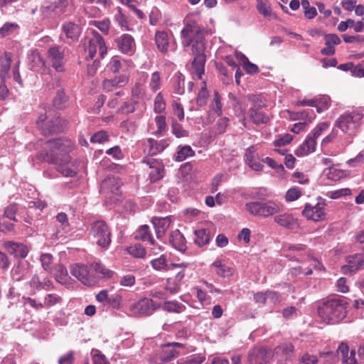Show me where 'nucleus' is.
Wrapping results in <instances>:
<instances>
[{
	"mask_svg": "<svg viewBox=\"0 0 364 364\" xmlns=\"http://www.w3.org/2000/svg\"><path fill=\"white\" fill-rule=\"evenodd\" d=\"M222 107L223 105L220 102V97L218 92H215L212 109L218 116H220L223 113Z\"/></svg>",
	"mask_w": 364,
	"mask_h": 364,
	"instance_id": "63",
	"label": "nucleus"
},
{
	"mask_svg": "<svg viewBox=\"0 0 364 364\" xmlns=\"http://www.w3.org/2000/svg\"><path fill=\"white\" fill-rule=\"evenodd\" d=\"M118 49L124 54L131 55L135 51V41L134 38L129 34H122L116 40Z\"/></svg>",
	"mask_w": 364,
	"mask_h": 364,
	"instance_id": "18",
	"label": "nucleus"
},
{
	"mask_svg": "<svg viewBox=\"0 0 364 364\" xmlns=\"http://www.w3.org/2000/svg\"><path fill=\"white\" fill-rule=\"evenodd\" d=\"M49 63L57 72L64 71V48L59 46L50 47L47 51Z\"/></svg>",
	"mask_w": 364,
	"mask_h": 364,
	"instance_id": "12",
	"label": "nucleus"
},
{
	"mask_svg": "<svg viewBox=\"0 0 364 364\" xmlns=\"http://www.w3.org/2000/svg\"><path fill=\"white\" fill-rule=\"evenodd\" d=\"M245 161L247 164L254 171H259L263 168V165L259 160L258 156L255 152L254 146L249 147L245 153Z\"/></svg>",
	"mask_w": 364,
	"mask_h": 364,
	"instance_id": "25",
	"label": "nucleus"
},
{
	"mask_svg": "<svg viewBox=\"0 0 364 364\" xmlns=\"http://www.w3.org/2000/svg\"><path fill=\"white\" fill-rule=\"evenodd\" d=\"M149 87L153 92H156L161 87V76L159 72H154L149 80Z\"/></svg>",
	"mask_w": 364,
	"mask_h": 364,
	"instance_id": "51",
	"label": "nucleus"
},
{
	"mask_svg": "<svg viewBox=\"0 0 364 364\" xmlns=\"http://www.w3.org/2000/svg\"><path fill=\"white\" fill-rule=\"evenodd\" d=\"M271 357L270 350L263 347H255L249 351L247 360L250 364H269Z\"/></svg>",
	"mask_w": 364,
	"mask_h": 364,
	"instance_id": "14",
	"label": "nucleus"
},
{
	"mask_svg": "<svg viewBox=\"0 0 364 364\" xmlns=\"http://www.w3.org/2000/svg\"><path fill=\"white\" fill-rule=\"evenodd\" d=\"M161 304L154 302L149 298H143L136 303L134 304L131 310L137 316H149L152 314L156 309L160 307Z\"/></svg>",
	"mask_w": 364,
	"mask_h": 364,
	"instance_id": "13",
	"label": "nucleus"
},
{
	"mask_svg": "<svg viewBox=\"0 0 364 364\" xmlns=\"http://www.w3.org/2000/svg\"><path fill=\"white\" fill-rule=\"evenodd\" d=\"M364 162V154L360 152L355 157L347 161L346 164L350 168H356L360 166Z\"/></svg>",
	"mask_w": 364,
	"mask_h": 364,
	"instance_id": "60",
	"label": "nucleus"
},
{
	"mask_svg": "<svg viewBox=\"0 0 364 364\" xmlns=\"http://www.w3.org/2000/svg\"><path fill=\"white\" fill-rule=\"evenodd\" d=\"M62 31L66 38L72 42L77 41L81 33L80 26L72 21L64 22L62 25Z\"/></svg>",
	"mask_w": 364,
	"mask_h": 364,
	"instance_id": "23",
	"label": "nucleus"
},
{
	"mask_svg": "<svg viewBox=\"0 0 364 364\" xmlns=\"http://www.w3.org/2000/svg\"><path fill=\"white\" fill-rule=\"evenodd\" d=\"M3 246L11 255L16 257L24 258L28 253V247L23 243L7 241Z\"/></svg>",
	"mask_w": 364,
	"mask_h": 364,
	"instance_id": "21",
	"label": "nucleus"
},
{
	"mask_svg": "<svg viewBox=\"0 0 364 364\" xmlns=\"http://www.w3.org/2000/svg\"><path fill=\"white\" fill-rule=\"evenodd\" d=\"M172 132L177 138L187 137L189 135L188 132L174 120L172 122Z\"/></svg>",
	"mask_w": 364,
	"mask_h": 364,
	"instance_id": "52",
	"label": "nucleus"
},
{
	"mask_svg": "<svg viewBox=\"0 0 364 364\" xmlns=\"http://www.w3.org/2000/svg\"><path fill=\"white\" fill-rule=\"evenodd\" d=\"M196 238L194 241L196 245L201 247L207 245L210 240V232L207 229H198L194 231Z\"/></svg>",
	"mask_w": 364,
	"mask_h": 364,
	"instance_id": "36",
	"label": "nucleus"
},
{
	"mask_svg": "<svg viewBox=\"0 0 364 364\" xmlns=\"http://www.w3.org/2000/svg\"><path fill=\"white\" fill-rule=\"evenodd\" d=\"M122 67V60L119 56L115 55L112 57L107 65V68L112 73H116L119 72Z\"/></svg>",
	"mask_w": 364,
	"mask_h": 364,
	"instance_id": "57",
	"label": "nucleus"
},
{
	"mask_svg": "<svg viewBox=\"0 0 364 364\" xmlns=\"http://www.w3.org/2000/svg\"><path fill=\"white\" fill-rule=\"evenodd\" d=\"M247 99L250 103L247 116L251 121L257 125L267 123L269 117L264 110L266 107V100L259 95H250Z\"/></svg>",
	"mask_w": 364,
	"mask_h": 364,
	"instance_id": "5",
	"label": "nucleus"
},
{
	"mask_svg": "<svg viewBox=\"0 0 364 364\" xmlns=\"http://www.w3.org/2000/svg\"><path fill=\"white\" fill-rule=\"evenodd\" d=\"M163 309L175 313H181L185 309V306L176 301H166L163 305Z\"/></svg>",
	"mask_w": 364,
	"mask_h": 364,
	"instance_id": "47",
	"label": "nucleus"
},
{
	"mask_svg": "<svg viewBox=\"0 0 364 364\" xmlns=\"http://www.w3.org/2000/svg\"><path fill=\"white\" fill-rule=\"evenodd\" d=\"M213 265L217 268V274L223 277L231 276L235 272L232 267L223 264L222 262L219 260L213 262Z\"/></svg>",
	"mask_w": 364,
	"mask_h": 364,
	"instance_id": "39",
	"label": "nucleus"
},
{
	"mask_svg": "<svg viewBox=\"0 0 364 364\" xmlns=\"http://www.w3.org/2000/svg\"><path fill=\"white\" fill-rule=\"evenodd\" d=\"M302 213L308 220H323L326 216L325 204L323 203H318L315 205L306 204Z\"/></svg>",
	"mask_w": 364,
	"mask_h": 364,
	"instance_id": "15",
	"label": "nucleus"
},
{
	"mask_svg": "<svg viewBox=\"0 0 364 364\" xmlns=\"http://www.w3.org/2000/svg\"><path fill=\"white\" fill-rule=\"evenodd\" d=\"M128 82V78L125 75L117 76L113 79H106L102 82L105 90L112 92L114 89L124 86Z\"/></svg>",
	"mask_w": 364,
	"mask_h": 364,
	"instance_id": "27",
	"label": "nucleus"
},
{
	"mask_svg": "<svg viewBox=\"0 0 364 364\" xmlns=\"http://www.w3.org/2000/svg\"><path fill=\"white\" fill-rule=\"evenodd\" d=\"M48 9L55 14H61L68 6L67 0H48Z\"/></svg>",
	"mask_w": 364,
	"mask_h": 364,
	"instance_id": "38",
	"label": "nucleus"
},
{
	"mask_svg": "<svg viewBox=\"0 0 364 364\" xmlns=\"http://www.w3.org/2000/svg\"><path fill=\"white\" fill-rule=\"evenodd\" d=\"M87 46L86 50L88 53L86 58L94 59L98 53L99 58H103L107 54V47L102 36L97 31H92L91 36H87Z\"/></svg>",
	"mask_w": 364,
	"mask_h": 364,
	"instance_id": "7",
	"label": "nucleus"
},
{
	"mask_svg": "<svg viewBox=\"0 0 364 364\" xmlns=\"http://www.w3.org/2000/svg\"><path fill=\"white\" fill-rule=\"evenodd\" d=\"M23 300L25 305H28L35 310L38 311L44 308L43 302L38 301L36 299L28 296H23Z\"/></svg>",
	"mask_w": 364,
	"mask_h": 364,
	"instance_id": "56",
	"label": "nucleus"
},
{
	"mask_svg": "<svg viewBox=\"0 0 364 364\" xmlns=\"http://www.w3.org/2000/svg\"><path fill=\"white\" fill-rule=\"evenodd\" d=\"M90 269L93 273L96 274V280L99 277H110L112 275V272L100 263L96 262L90 265Z\"/></svg>",
	"mask_w": 364,
	"mask_h": 364,
	"instance_id": "40",
	"label": "nucleus"
},
{
	"mask_svg": "<svg viewBox=\"0 0 364 364\" xmlns=\"http://www.w3.org/2000/svg\"><path fill=\"white\" fill-rule=\"evenodd\" d=\"M109 136L105 131L95 133L90 138L92 143H102L108 140Z\"/></svg>",
	"mask_w": 364,
	"mask_h": 364,
	"instance_id": "64",
	"label": "nucleus"
},
{
	"mask_svg": "<svg viewBox=\"0 0 364 364\" xmlns=\"http://www.w3.org/2000/svg\"><path fill=\"white\" fill-rule=\"evenodd\" d=\"M184 348V345L181 343L173 342L166 343L161 351L160 358L163 361H170L180 355L181 352L178 349Z\"/></svg>",
	"mask_w": 364,
	"mask_h": 364,
	"instance_id": "16",
	"label": "nucleus"
},
{
	"mask_svg": "<svg viewBox=\"0 0 364 364\" xmlns=\"http://www.w3.org/2000/svg\"><path fill=\"white\" fill-rule=\"evenodd\" d=\"M169 241L176 250L183 251L186 248L185 238L178 230L171 233Z\"/></svg>",
	"mask_w": 364,
	"mask_h": 364,
	"instance_id": "35",
	"label": "nucleus"
},
{
	"mask_svg": "<svg viewBox=\"0 0 364 364\" xmlns=\"http://www.w3.org/2000/svg\"><path fill=\"white\" fill-rule=\"evenodd\" d=\"M136 105H137V102L135 100L125 102L119 108V112L120 113H123V114H126L132 113L135 111Z\"/></svg>",
	"mask_w": 364,
	"mask_h": 364,
	"instance_id": "58",
	"label": "nucleus"
},
{
	"mask_svg": "<svg viewBox=\"0 0 364 364\" xmlns=\"http://www.w3.org/2000/svg\"><path fill=\"white\" fill-rule=\"evenodd\" d=\"M182 41L181 43L184 48L191 46V54L194 55V59L191 63L190 68L191 73L193 77L202 80L205 72V63L206 56L205 55V41L202 32L194 31L188 28H184L181 31Z\"/></svg>",
	"mask_w": 364,
	"mask_h": 364,
	"instance_id": "2",
	"label": "nucleus"
},
{
	"mask_svg": "<svg viewBox=\"0 0 364 364\" xmlns=\"http://www.w3.org/2000/svg\"><path fill=\"white\" fill-rule=\"evenodd\" d=\"M129 253L137 258H142L146 255V250L141 244H135L128 247Z\"/></svg>",
	"mask_w": 364,
	"mask_h": 364,
	"instance_id": "48",
	"label": "nucleus"
},
{
	"mask_svg": "<svg viewBox=\"0 0 364 364\" xmlns=\"http://www.w3.org/2000/svg\"><path fill=\"white\" fill-rule=\"evenodd\" d=\"M326 47L321 50V53L323 55H333L335 52V46L340 44L341 41L340 38L333 33L326 34L324 36Z\"/></svg>",
	"mask_w": 364,
	"mask_h": 364,
	"instance_id": "24",
	"label": "nucleus"
},
{
	"mask_svg": "<svg viewBox=\"0 0 364 364\" xmlns=\"http://www.w3.org/2000/svg\"><path fill=\"white\" fill-rule=\"evenodd\" d=\"M36 123L44 135L61 132L66 127V122L56 114H53L52 110L41 114Z\"/></svg>",
	"mask_w": 364,
	"mask_h": 364,
	"instance_id": "4",
	"label": "nucleus"
},
{
	"mask_svg": "<svg viewBox=\"0 0 364 364\" xmlns=\"http://www.w3.org/2000/svg\"><path fill=\"white\" fill-rule=\"evenodd\" d=\"M57 272L54 273L55 279L59 283H64L66 281V277L68 275L67 269L62 265H58L55 268Z\"/></svg>",
	"mask_w": 364,
	"mask_h": 364,
	"instance_id": "61",
	"label": "nucleus"
},
{
	"mask_svg": "<svg viewBox=\"0 0 364 364\" xmlns=\"http://www.w3.org/2000/svg\"><path fill=\"white\" fill-rule=\"evenodd\" d=\"M62 302V298L57 294H48L43 299V307L50 308Z\"/></svg>",
	"mask_w": 364,
	"mask_h": 364,
	"instance_id": "43",
	"label": "nucleus"
},
{
	"mask_svg": "<svg viewBox=\"0 0 364 364\" xmlns=\"http://www.w3.org/2000/svg\"><path fill=\"white\" fill-rule=\"evenodd\" d=\"M114 20L122 30L130 31L127 18L119 7L117 8V11L114 15Z\"/></svg>",
	"mask_w": 364,
	"mask_h": 364,
	"instance_id": "45",
	"label": "nucleus"
},
{
	"mask_svg": "<svg viewBox=\"0 0 364 364\" xmlns=\"http://www.w3.org/2000/svg\"><path fill=\"white\" fill-rule=\"evenodd\" d=\"M121 181L119 178L108 176L102 181L100 191L109 203L119 200Z\"/></svg>",
	"mask_w": 364,
	"mask_h": 364,
	"instance_id": "10",
	"label": "nucleus"
},
{
	"mask_svg": "<svg viewBox=\"0 0 364 364\" xmlns=\"http://www.w3.org/2000/svg\"><path fill=\"white\" fill-rule=\"evenodd\" d=\"M166 102L161 92H159L154 99V111L156 113H161L166 109Z\"/></svg>",
	"mask_w": 364,
	"mask_h": 364,
	"instance_id": "50",
	"label": "nucleus"
},
{
	"mask_svg": "<svg viewBox=\"0 0 364 364\" xmlns=\"http://www.w3.org/2000/svg\"><path fill=\"white\" fill-rule=\"evenodd\" d=\"M134 238L143 241H148L151 245L154 244V240L149 232V227L146 225H141L134 234Z\"/></svg>",
	"mask_w": 364,
	"mask_h": 364,
	"instance_id": "37",
	"label": "nucleus"
},
{
	"mask_svg": "<svg viewBox=\"0 0 364 364\" xmlns=\"http://www.w3.org/2000/svg\"><path fill=\"white\" fill-rule=\"evenodd\" d=\"M338 353L341 354L343 362L346 364H358L355 358V350H349L348 346L345 343L339 345Z\"/></svg>",
	"mask_w": 364,
	"mask_h": 364,
	"instance_id": "30",
	"label": "nucleus"
},
{
	"mask_svg": "<svg viewBox=\"0 0 364 364\" xmlns=\"http://www.w3.org/2000/svg\"><path fill=\"white\" fill-rule=\"evenodd\" d=\"M152 223L157 237L161 238L165 235L170 227L171 223V217H154L152 218Z\"/></svg>",
	"mask_w": 364,
	"mask_h": 364,
	"instance_id": "22",
	"label": "nucleus"
},
{
	"mask_svg": "<svg viewBox=\"0 0 364 364\" xmlns=\"http://www.w3.org/2000/svg\"><path fill=\"white\" fill-rule=\"evenodd\" d=\"M72 276L87 286H92L96 283V274L92 272L90 266L75 264L70 268Z\"/></svg>",
	"mask_w": 364,
	"mask_h": 364,
	"instance_id": "11",
	"label": "nucleus"
},
{
	"mask_svg": "<svg viewBox=\"0 0 364 364\" xmlns=\"http://www.w3.org/2000/svg\"><path fill=\"white\" fill-rule=\"evenodd\" d=\"M90 235L96 244L102 248L107 247L111 242V231L104 221L93 223L91 225Z\"/></svg>",
	"mask_w": 364,
	"mask_h": 364,
	"instance_id": "8",
	"label": "nucleus"
},
{
	"mask_svg": "<svg viewBox=\"0 0 364 364\" xmlns=\"http://www.w3.org/2000/svg\"><path fill=\"white\" fill-rule=\"evenodd\" d=\"M257 9L264 17L269 16L272 14V8L267 0H257Z\"/></svg>",
	"mask_w": 364,
	"mask_h": 364,
	"instance_id": "46",
	"label": "nucleus"
},
{
	"mask_svg": "<svg viewBox=\"0 0 364 364\" xmlns=\"http://www.w3.org/2000/svg\"><path fill=\"white\" fill-rule=\"evenodd\" d=\"M246 210L252 215L268 218L281 211V206L274 201H252L245 204Z\"/></svg>",
	"mask_w": 364,
	"mask_h": 364,
	"instance_id": "6",
	"label": "nucleus"
},
{
	"mask_svg": "<svg viewBox=\"0 0 364 364\" xmlns=\"http://www.w3.org/2000/svg\"><path fill=\"white\" fill-rule=\"evenodd\" d=\"M67 101V97L63 90H59L56 95L55 96L53 99V105L57 109H61L63 107L64 104Z\"/></svg>",
	"mask_w": 364,
	"mask_h": 364,
	"instance_id": "54",
	"label": "nucleus"
},
{
	"mask_svg": "<svg viewBox=\"0 0 364 364\" xmlns=\"http://www.w3.org/2000/svg\"><path fill=\"white\" fill-rule=\"evenodd\" d=\"M346 265L342 267L343 273H355V272L364 269V259L361 255L355 254L349 255L346 257Z\"/></svg>",
	"mask_w": 364,
	"mask_h": 364,
	"instance_id": "17",
	"label": "nucleus"
},
{
	"mask_svg": "<svg viewBox=\"0 0 364 364\" xmlns=\"http://www.w3.org/2000/svg\"><path fill=\"white\" fill-rule=\"evenodd\" d=\"M294 349V346L291 343H282L275 348L274 355L281 359H287L293 355Z\"/></svg>",
	"mask_w": 364,
	"mask_h": 364,
	"instance_id": "34",
	"label": "nucleus"
},
{
	"mask_svg": "<svg viewBox=\"0 0 364 364\" xmlns=\"http://www.w3.org/2000/svg\"><path fill=\"white\" fill-rule=\"evenodd\" d=\"M151 264L152 267L156 270L170 271V264H168L166 257L164 255H161L159 258L152 259L151 261Z\"/></svg>",
	"mask_w": 364,
	"mask_h": 364,
	"instance_id": "41",
	"label": "nucleus"
},
{
	"mask_svg": "<svg viewBox=\"0 0 364 364\" xmlns=\"http://www.w3.org/2000/svg\"><path fill=\"white\" fill-rule=\"evenodd\" d=\"M151 171L149 177L151 182H156L164 177V168L163 165L157 161H148Z\"/></svg>",
	"mask_w": 364,
	"mask_h": 364,
	"instance_id": "31",
	"label": "nucleus"
},
{
	"mask_svg": "<svg viewBox=\"0 0 364 364\" xmlns=\"http://www.w3.org/2000/svg\"><path fill=\"white\" fill-rule=\"evenodd\" d=\"M122 300V296L118 294L109 295L107 304L114 309H119L121 307Z\"/></svg>",
	"mask_w": 364,
	"mask_h": 364,
	"instance_id": "55",
	"label": "nucleus"
},
{
	"mask_svg": "<svg viewBox=\"0 0 364 364\" xmlns=\"http://www.w3.org/2000/svg\"><path fill=\"white\" fill-rule=\"evenodd\" d=\"M194 154V151L190 146H183L182 147L178 148L175 159L177 161H183L186 160L188 157L193 156Z\"/></svg>",
	"mask_w": 364,
	"mask_h": 364,
	"instance_id": "42",
	"label": "nucleus"
},
{
	"mask_svg": "<svg viewBox=\"0 0 364 364\" xmlns=\"http://www.w3.org/2000/svg\"><path fill=\"white\" fill-rule=\"evenodd\" d=\"M316 108L318 113L326 110L330 106V98L328 96H323L316 99Z\"/></svg>",
	"mask_w": 364,
	"mask_h": 364,
	"instance_id": "53",
	"label": "nucleus"
},
{
	"mask_svg": "<svg viewBox=\"0 0 364 364\" xmlns=\"http://www.w3.org/2000/svg\"><path fill=\"white\" fill-rule=\"evenodd\" d=\"M144 151L148 154L154 156L162 152L168 146V141L166 139L159 141L149 138L144 141Z\"/></svg>",
	"mask_w": 364,
	"mask_h": 364,
	"instance_id": "20",
	"label": "nucleus"
},
{
	"mask_svg": "<svg viewBox=\"0 0 364 364\" xmlns=\"http://www.w3.org/2000/svg\"><path fill=\"white\" fill-rule=\"evenodd\" d=\"M73 141L68 139H56L45 143L40 153V158L53 164L56 170L63 176L73 177L78 172L75 161H71L68 152L73 149Z\"/></svg>",
	"mask_w": 364,
	"mask_h": 364,
	"instance_id": "1",
	"label": "nucleus"
},
{
	"mask_svg": "<svg viewBox=\"0 0 364 364\" xmlns=\"http://www.w3.org/2000/svg\"><path fill=\"white\" fill-rule=\"evenodd\" d=\"M208 92L205 86L202 87L200 90L199 91L197 99H196V103L199 107L204 106L208 100Z\"/></svg>",
	"mask_w": 364,
	"mask_h": 364,
	"instance_id": "62",
	"label": "nucleus"
},
{
	"mask_svg": "<svg viewBox=\"0 0 364 364\" xmlns=\"http://www.w3.org/2000/svg\"><path fill=\"white\" fill-rule=\"evenodd\" d=\"M316 141L309 135L306 140L301 144V146L295 151V154L298 156H303L308 155L310 153L315 151Z\"/></svg>",
	"mask_w": 364,
	"mask_h": 364,
	"instance_id": "29",
	"label": "nucleus"
},
{
	"mask_svg": "<svg viewBox=\"0 0 364 364\" xmlns=\"http://www.w3.org/2000/svg\"><path fill=\"white\" fill-rule=\"evenodd\" d=\"M348 304L343 299H328L318 307V314L327 324H335L341 321L347 315Z\"/></svg>",
	"mask_w": 364,
	"mask_h": 364,
	"instance_id": "3",
	"label": "nucleus"
},
{
	"mask_svg": "<svg viewBox=\"0 0 364 364\" xmlns=\"http://www.w3.org/2000/svg\"><path fill=\"white\" fill-rule=\"evenodd\" d=\"M55 218L59 225L56 227V231L53 235L56 239H65L70 230L68 215L66 213L61 212Z\"/></svg>",
	"mask_w": 364,
	"mask_h": 364,
	"instance_id": "19",
	"label": "nucleus"
},
{
	"mask_svg": "<svg viewBox=\"0 0 364 364\" xmlns=\"http://www.w3.org/2000/svg\"><path fill=\"white\" fill-rule=\"evenodd\" d=\"M329 126L328 122H321L311 131L309 136L316 141V139L321 134L322 132L326 130Z\"/></svg>",
	"mask_w": 364,
	"mask_h": 364,
	"instance_id": "59",
	"label": "nucleus"
},
{
	"mask_svg": "<svg viewBox=\"0 0 364 364\" xmlns=\"http://www.w3.org/2000/svg\"><path fill=\"white\" fill-rule=\"evenodd\" d=\"M155 42L158 49L162 53H166L169 45V37L166 32L156 31L155 33Z\"/></svg>",
	"mask_w": 364,
	"mask_h": 364,
	"instance_id": "32",
	"label": "nucleus"
},
{
	"mask_svg": "<svg viewBox=\"0 0 364 364\" xmlns=\"http://www.w3.org/2000/svg\"><path fill=\"white\" fill-rule=\"evenodd\" d=\"M274 220L279 225L289 230H294L298 227L297 220L289 213L277 215L274 218Z\"/></svg>",
	"mask_w": 364,
	"mask_h": 364,
	"instance_id": "26",
	"label": "nucleus"
},
{
	"mask_svg": "<svg viewBox=\"0 0 364 364\" xmlns=\"http://www.w3.org/2000/svg\"><path fill=\"white\" fill-rule=\"evenodd\" d=\"M154 122L157 129L153 132V134H160L166 130V122L165 116L157 115L154 119Z\"/></svg>",
	"mask_w": 364,
	"mask_h": 364,
	"instance_id": "49",
	"label": "nucleus"
},
{
	"mask_svg": "<svg viewBox=\"0 0 364 364\" xmlns=\"http://www.w3.org/2000/svg\"><path fill=\"white\" fill-rule=\"evenodd\" d=\"M11 62V59L9 53H6L4 56L0 57V77H3L8 73Z\"/></svg>",
	"mask_w": 364,
	"mask_h": 364,
	"instance_id": "44",
	"label": "nucleus"
},
{
	"mask_svg": "<svg viewBox=\"0 0 364 364\" xmlns=\"http://www.w3.org/2000/svg\"><path fill=\"white\" fill-rule=\"evenodd\" d=\"M188 266V263H171L169 266L170 272L174 274L173 279L176 282L181 283L185 276L186 268Z\"/></svg>",
	"mask_w": 364,
	"mask_h": 364,
	"instance_id": "33",
	"label": "nucleus"
},
{
	"mask_svg": "<svg viewBox=\"0 0 364 364\" xmlns=\"http://www.w3.org/2000/svg\"><path fill=\"white\" fill-rule=\"evenodd\" d=\"M29 286L33 290H49L53 288L51 281L46 277L41 279L37 274H34L28 282Z\"/></svg>",
	"mask_w": 364,
	"mask_h": 364,
	"instance_id": "28",
	"label": "nucleus"
},
{
	"mask_svg": "<svg viewBox=\"0 0 364 364\" xmlns=\"http://www.w3.org/2000/svg\"><path fill=\"white\" fill-rule=\"evenodd\" d=\"M363 117V114L358 111L346 112L336 120V126L344 132L352 134L360 124Z\"/></svg>",
	"mask_w": 364,
	"mask_h": 364,
	"instance_id": "9",
	"label": "nucleus"
}]
</instances>
